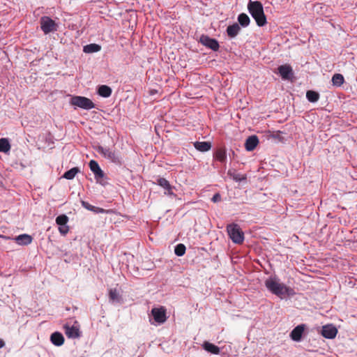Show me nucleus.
Instances as JSON below:
<instances>
[{"label":"nucleus","instance_id":"nucleus-1","mask_svg":"<svg viewBox=\"0 0 357 357\" xmlns=\"http://www.w3.org/2000/svg\"><path fill=\"white\" fill-rule=\"evenodd\" d=\"M266 287L273 294L282 298V296H291L294 290L283 283L280 282L275 277H271L265 281Z\"/></svg>","mask_w":357,"mask_h":357},{"label":"nucleus","instance_id":"nucleus-2","mask_svg":"<svg viewBox=\"0 0 357 357\" xmlns=\"http://www.w3.org/2000/svg\"><path fill=\"white\" fill-rule=\"evenodd\" d=\"M248 9L259 26H264L267 24L266 17L264 12L262 3L260 1H250L248 4Z\"/></svg>","mask_w":357,"mask_h":357},{"label":"nucleus","instance_id":"nucleus-3","mask_svg":"<svg viewBox=\"0 0 357 357\" xmlns=\"http://www.w3.org/2000/svg\"><path fill=\"white\" fill-rule=\"evenodd\" d=\"M227 231L231 241L237 244H241L244 241V234L237 224L227 225Z\"/></svg>","mask_w":357,"mask_h":357},{"label":"nucleus","instance_id":"nucleus-4","mask_svg":"<svg viewBox=\"0 0 357 357\" xmlns=\"http://www.w3.org/2000/svg\"><path fill=\"white\" fill-rule=\"evenodd\" d=\"M73 105L84 109H91L95 107V104L89 98L84 96H74L71 98Z\"/></svg>","mask_w":357,"mask_h":357},{"label":"nucleus","instance_id":"nucleus-5","mask_svg":"<svg viewBox=\"0 0 357 357\" xmlns=\"http://www.w3.org/2000/svg\"><path fill=\"white\" fill-rule=\"evenodd\" d=\"M40 28L43 31L47 34L56 31V24L50 17L44 16L40 19Z\"/></svg>","mask_w":357,"mask_h":357},{"label":"nucleus","instance_id":"nucleus-6","mask_svg":"<svg viewBox=\"0 0 357 357\" xmlns=\"http://www.w3.org/2000/svg\"><path fill=\"white\" fill-rule=\"evenodd\" d=\"M151 314L155 321L159 324L165 323L167 320L166 310L163 307L153 308Z\"/></svg>","mask_w":357,"mask_h":357},{"label":"nucleus","instance_id":"nucleus-7","mask_svg":"<svg viewBox=\"0 0 357 357\" xmlns=\"http://www.w3.org/2000/svg\"><path fill=\"white\" fill-rule=\"evenodd\" d=\"M200 42L202 45L211 49L213 51L218 50L220 47L217 40L211 38L208 36L202 35L200 38Z\"/></svg>","mask_w":357,"mask_h":357},{"label":"nucleus","instance_id":"nucleus-8","mask_svg":"<svg viewBox=\"0 0 357 357\" xmlns=\"http://www.w3.org/2000/svg\"><path fill=\"white\" fill-rule=\"evenodd\" d=\"M89 165L90 169L91 170V172H93V174L95 175V178L97 181H98L99 179L102 178L104 177V175H105L104 172L100 169L98 163L96 160H91L89 162Z\"/></svg>","mask_w":357,"mask_h":357},{"label":"nucleus","instance_id":"nucleus-9","mask_svg":"<svg viewBox=\"0 0 357 357\" xmlns=\"http://www.w3.org/2000/svg\"><path fill=\"white\" fill-rule=\"evenodd\" d=\"M337 333V328L333 325H326L323 326L321 331V335L328 339L334 338Z\"/></svg>","mask_w":357,"mask_h":357},{"label":"nucleus","instance_id":"nucleus-10","mask_svg":"<svg viewBox=\"0 0 357 357\" xmlns=\"http://www.w3.org/2000/svg\"><path fill=\"white\" fill-rule=\"evenodd\" d=\"M278 70L283 79H289L293 75L292 68L289 65H282L278 67Z\"/></svg>","mask_w":357,"mask_h":357},{"label":"nucleus","instance_id":"nucleus-11","mask_svg":"<svg viewBox=\"0 0 357 357\" xmlns=\"http://www.w3.org/2000/svg\"><path fill=\"white\" fill-rule=\"evenodd\" d=\"M259 144V139L256 135H252L248 137L245 143V148L247 151H253Z\"/></svg>","mask_w":357,"mask_h":357},{"label":"nucleus","instance_id":"nucleus-12","mask_svg":"<svg viewBox=\"0 0 357 357\" xmlns=\"http://www.w3.org/2000/svg\"><path fill=\"white\" fill-rule=\"evenodd\" d=\"M15 241L20 245H27L31 243L33 238L29 234H21L14 238Z\"/></svg>","mask_w":357,"mask_h":357},{"label":"nucleus","instance_id":"nucleus-13","mask_svg":"<svg viewBox=\"0 0 357 357\" xmlns=\"http://www.w3.org/2000/svg\"><path fill=\"white\" fill-rule=\"evenodd\" d=\"M82 205L85 208H86L91 211H93L96 213H109L112 211L111 210H105L104 208L93 206V205L90 204L89 203L84 202V201L82 202Z\"/></svg>","mask_w":357,"mask_h":357},{"label":"nucleus","instance_id":"nucleus-14","mask_svg":"<svg viewBox=\"0 0 357 357\" xmlns=\"http://www.w3.org/2000/svg\"><path fill=\"white\" fill-rule=\"evenodd\" d=\"M65 333L69 338H77L79 337V328L76 326H65Z\"/></svg>","mask_w":357,"mask_h":357},{"label":"nucleus","instance_id":"nucleus-15","mask_svg":"<svg viewBox=\"0 0 357 357\" xmlns=\"http://www.w3.org/2000/svg\"><path fill=\"white\" fill-rule=\"evenodd\" d=\"M98 153H101L105 158H108L112 161L116 159L115 153L109 148H104L99 146L98 149Z\"/></svg>","mask_w":357,"mask_h":357},{"label":"nucleus","instance_id":"nucleus-16","mask_svg":"<svg viewBox=\"0 0 357 357\" xmlns=\"http://www.w3.org/2000/svg\"><path fill=\"white\" fill-rule=\"evenodd\" d=\"M303 331L304 326L303 325H298L291 332L290 337L294 341H300Z\"/></svg>","mask_w":357,"mask_h":357},{"label":"nucleus","instance_id":"nucleus-17","mask_svg":"<svg viewBox=\"0 0 357 357\" xmlns=\"http://www.w3.org/2000/svg\"><path fill=\"white\" fill-rule=\"evenodd\" d=\"M51 342L56 346H61L64 342V337L61 333L55 332L51 335Z\"/></svg>","mask_w":357,"mask_h":357},{"label":"nucleus","instance_id":"nucleus-18","mask_svg":"<svg viewBox=\"0 0 357 357\" xmlns=\"http://www.w3.org/2000/svg\"><path fill=\"white\" fill-rule=\"evenodd\" d=\"M202 347L206 351L213 354L217 355L220 352V348L218 346L209 342H204Z\"/></svg>","mask_w":357,"mask_h":357},{"label":"nucleus","instance_id":"nucleus-19","mask_svg":"<svg viewBox=\"0 0 357 357\" xmlns=\"http://www.w3.org/2000/svg\"><path fill=\"white\" fill-rule=\"evenodd\" d=\"M194 146L199 151H208L211 148V144L209 142H196L194 143Z\"/></svg>","mask_w":357,"mask_h":357},{"label":"nucleus","instance_id":"nucleus-20","mask_svg":"<svg viewBox=\"0 0 357 357\" xmlns=\"http://www.w3.org/2000/svg\"><path fill=\"white\" fill-rule=\"evenodd\" d=\"M157 183L163 188L165 190H167L168 195H172V187L170 185L169 182L165 178H159L157 181Z\"/></svg>","mask_w":357,"mask_h":357},{"label":"nucleus","instance_id":"nucleus-21","mask_svg":"<svg viewBox=\"0 0 357 357\" xmlns=\"http://www.w3.org/2000/svg\"><path fill=\"white\" fill-rule=\"evenodd\" d=\"M240 29L239 25L234 23V24L227 26V33L230 38H234L238 35Z\"/></svg>","mask_w":357,"mask_h":357},{"label":"nucleus","instance_id":"nucleus-22","mask_svg":"<svg viewBox=\"0 0 357 357\" xmlns=\"http://www.w3.org/2000/svg\"><path fill=\"white\" fill-rule=\"evenodd\" d=\"M112 89L107 85H101L98 88V93L99 96L103 98H108L112 94Z\"/></svg>","mask_w":357,"mask_h":357},{"label":"nucleus","instance_id":"nucleus-23","mask_svg":"<svg viewBox=\"0 0 357 357\" xmlns=\"http://www.w3.org/2000/svg\"><path fill=\"white\" fill-rule=\"evenodd\" d=\"M121 296L119 295L116 289H110L109 291V299L112 303L121 301Z\"/></svg>","mask_w":357,"mask_h":357},{"label":"nucleus","instance_id":"nucleus-24","mask_svg":"<svg viewBox=\"0 0 357 357\" xmlns=\"http://www.w3.org/2000/svg\"><path fill=\"white\" fill-rule=\"evenodd\" d=\"M79 169L77 167H73L70 170L66 172L63 177L68 180H72L75 178L76 174L79 172Z\"/></svg>","mask_w":357,"mask_h":357},{"label":"nucleus","instance_id":"nucleus-25","mask_svg":"<svg viewBox=\"0 0 357 357\" xmlns=\"http://www.w3.org/2000/svg\"><path fill=\"white\" fill-rule=\"evenodd\" d=\"M238 22L242 26L246 27L250 24V20L247 14L241 13L238 16Z\"/></svg>","mask_w":357,"mask_h":357},{"label":"nucleus","instance_id":"nucleus-26","mask_svg":"<svg viewBox=\"0 0 357 357\" xmlns=\"http://www.w3.org/2000/svg\"><path fill=\"white\" fill-rule=\"evenodd\" d=\"M10 149V144L6 138L0 139V152L8 153Z\"/></svg>","mask_w":357,"mask_h":357},{"label":"nucleus","instance_id":"nucleus-27","mask_svg":"<svg viewBox=\"0 0 357 357\" xmlns=\"http://www.w3.org/2000/svg\"><path fill=\"white\" fill-rule=\"evenodd\" d=\"M214 157L215 158L220 161V162H225V160H226L227 158V155H226V151L224 149H218L215 154H214Z\"/></svg>","mask_w":357,"mask_h":357},{"label":"nucleus","instance_id":"nucleus-28","mask_svg":"<svg viewBox=\"0 0 357 357\" xmlns=\"http://www.w3.org/2000/svg\"><path fill=\"white\" fill-rule=\"evenodd\" d=\"M344 79L342 75L336 73L332 77V82L334 86H340L344 83Z\"/></svg>","mask_w":357,"mask_h":357},{"label":"nucleus","instance_id":"nucleus-29","mask_svg":"<svg viewBox=\"0 0 357 357\" xmlns=\"http://www.w3.org/2000/svg\"><path fill=\"white\" fill-rule=\"evenodd\" d=\"M101 47L97 44H90L84 46V51L86 53H93L100 51Z\"/></svg>","mask_w":357,"mask_h":357},{"label":"nucleus","instance_id":"nucleus-30","mask_svg":"<svg viewBox=\"0 0 357 357\" xmlns=\"http://www.w3.org/2000/svg\"><path fill=\"white\" fill-rule=\"evenodd\" d=\"M306 98L311 102H317L319 98V94L314 91H307Z\"/></svg>","mask_w":357,"mask_h":357},{"label":"nucleus","instance_id":"nucleus-31","mask_svg":"<svg viewBox=\"0 0 357 357\" xmlns=\"http://www.w3.org/2000/svg\"><path fill=\"white\" fill-rule=\"evenodd\" d=\"M228 175H229L230 177H231L236 181H242L246 179L245 175L235 172L232 173L231 171L228 172Z\"/></svg>","mask_w":357,"mask_h":357},{"label":"nucleus","instance_id":"nucleus-32","mask_svg":"<svg viewBox=\"0 0 357 357\" xmlns=\"http://www.w3.org/2000/svg\"><path fill=\"white\" fill-rule=\"evenodd\" d=\"M185 250H186L185 246L182 243H179L175 247V249H174L175 255H177L178 257H181V256L184 255V254L185 252Z\"/></svg>","mask_w":357,"mask_h":357},{"label":"nucleus","instance_id":"nucleus-33","mask_svg":"<svg viewBox=\"0 0 357 357\" xmlns=\"http://www.w3.org/2000/svg\"><path fill=\"white\" fill-rule=\"evenodd\" d=\"M68 222V217L64 214L60 215L56 218V223L59 226H64Z\"/></svg>","mask_w":357,"mask_h":357},{"label":"nucleus","instance_id":"nucleus-34","mask_svg":"<svg viewBox=\"0 0 357 357\" xmlns=\"http://www.w3.org/2000/svg\"><path fill=\"white\" fill-rule=\"evenodd\" d=\"M59 231L61 233V234L65 236L69 231L68 226L64 225V226H60L59 227Z\"/></svg>","mask_w":357,"mask_h":357},{"label":"nucleus","instance_id":"nucleus-35","mask_svg":"<svg viewBox=\"0 0 357 357\" xmlns=\"http://www.w3.org/2000/svg\"><path fill=\"white\" fill-rule=\"evenodd\" d=\"M221 199V197H220V195L219 193H216L213 195V197H212L211 200L212 202H218L219 201H220Z\"/></svg>","mask_w":357,"mask_h":357},{"label":"nucleus","instance_id":"nucleus-36","mask_svg":"<svg viewBox=\"0 0 357 357\" xmlns=\"http://www.w3.org/2000/svg\"><path fill=\"white\" fill-rule=\"evenodd\" d=\"M6 343L3 339L0 338V349L4 347Z\"/></svg>","mask_w":357,"mask_h":357}]
</instances>
